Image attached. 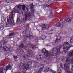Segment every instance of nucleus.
I'll list each match as a JSON object with an SVG mask.
<instances>
[{"mask_svg":"<svg viewBox=\"0 0 73 73\" xmlns=\"http://www.w3.org/2000/svg\"><path fill=\"white\" fill-rule=\"evenodd\" d=\"M73 64V58L70 60V58H67L66 60V66L64 68L66 70H69V66H68L70 64V63Z\"/></svg>","mask_w":73,"mask_h":73,"instance_id":"1","label":"nucleus"},{"mask_svg":"<svg viewBox=\"0 0 73 73\" xmlns=\"http://www.w3.org/2000/svg\"><path fill=\"white\" fill-rule=\"evenodd\" d=\"M68 44V42H64V43L63 44V49L64 50V51H65L66 50L67 51L68 50H69V48H71L72 46H70V47H68L67 46H66V45H67Z\"/></svg>","mask_w":73,"mask_h":73,"instance_id":"2","label":"nucleus"},{"mask_svg":"<svg viewBox=\"0 0 73 73\" xmlns=\"http://www.w3.org/2000/svg\"><path fill=\"white\" fill-rule=\"evenodd\" d=\"M2 42V41H0V45L1 46L0 47V50H9V49L8 48V47H7L6 46H4L3 47L1 46L2 44L1 43Z\"/></svg>","mask_w":73,"mask_h":73,"instance_id":"3","label":"nucleus"},{"mask_svg":"<svg viewBox=\"0 0 73 73\" xmlns=\"http://www.w3.org/2000/svg\"><path fill=\"white\" fill-rule=\"evenodd\" d=\"M13 13H12L11 14V17H9V19H8L7 20V21L8 23H12V18L13 17Z\"/></svg>","mask_w":73,"mask_h":73,"instance_id":"4","label":"nucleus"},{"mask_svg":"<svg viewBox=\"0 0 73 73\" xmlns=\"http://www.w3.org/2000/svg\"><path fill=\"white\" fill-rule=\"evenodd\" d=\"M41 52L42 53H45V56H46V57H47L48 56L49 54L48 52V51L45 49V48H43L41 50Z\"/></svg>","mask_w":73,"mask_h":73,"instance_id":"5","label":"nucleus"},{"mask_svg":"<svg viewBox=\"0 0 73 73\" xmlns=\"http://www.w3.org/2000/svg\"><path fill=\"white\" fill-rule=\"evenodd\" d=\"M17 8L18 9H21L22 7V9L23 11H25V6L24 5L21 6V5H17L16 6Z\"/></svg>","mask_w":73,"mask_h":73,"instance_id":"6","label":"nucleus"},{"mask_svg":"<svg viewBox=\"0 0 73 73\" xmlns=\"http://www.w3.org/2000/svg\"><path fill=\"white\" fill-rule=\"evenodd\" d=\"M25 21H27V19H29V17L31 16V15L29 14V13H28V15H25Z\"/></svg>","mask_w":73,"mask_h":73,"instance_id":"7","label":"nucleus"},{"mask_svg":"<svg viewBox=\"0 0 73 73\" xmlns=\"http://www.w3.org/2000/svg\"><path fill=\"white\" fill-rule=\"evenodd\" d=\"M42 70V66H41V67L39 66L38 68V72L37 73H41V70Z\"/></svg>","mask_w":73,"mask_h":73,"instance_id":"8","label":"nucleus"},{"mask_svg":"<svg viewBox=\"0 0 73 73\" xmlns=\"http://www.w3.org/2000/svg\"><path fill=\"white\" fill-rule=\"evenodd\" d=\"M61 47H62V46L61 45H59L57 46L56 49L57 52H60V49H61Z\"/></svg>","mask_w":73,"mask_h":73,"instance_id":"9","label":"nucleus"},{"mask_svg":"<svg viewBox=\"0 0 73 73\" xmlns=\"http://www.w3.org/2000/svg\"><path fill=\"white\" fill-rule=\"evenodd\" d=\"M55 26L56 27H60L62 28V25L60 23H58L55 25Z\"/></svg>","mask_w":73,"mask_h":73,"instance_id":"10","label":"nucleus"},{"mask_svg":"<svg viewBox=\"0 0 73 73\" xmlns=\"http://www.w3.org/2000/svg\"><path fill=\"white\" fill-rule=\"evenodd\" d=\"M28 65L27 66H26L25 67H24V68L25 69H29V64H32V62L31 61L29 62H28Z\"/></svg>","mask_w":73,"mask_h":73,"instance_id":"11","label":"nucleus"},{"mask_svg":"<svg viewBox=\"0 0 73 73\" xmlns=\"http://www.w3.org/2000/svg\"><path fill=\"white\" fill-rule=\"evenodd\" d=\"M1 71H0V73H3V72H5L4 68L2 67L1 68Z\"/></svg>","mask_w":73,"mask_h":73,"instance_id":"12","label":"nucleus"},{"mask_svg":"<svg viewBox=\"0 0 73 73\" xmlns=\"http://www.w3.org/2000/svg\"><path fill=\"white\" fill-rule=\"evenodd\" d=\"M61 36H58L57 38L56 39L55 41L56 42V41H59L61 39Z\"/></svg>","mask_w":73,"mask_h":73,"instance_id":"13","label":"nucleus"},{"mask_svg":"<svg viewBox=\"0 0 73 73\" xmlns=\"http://www.w3.org/2000/svg\"><path fill=\"white\" fill-rule=\"evenodd\" d=\"M12 68V66H10L9 65H8L7 67H6V72L9 69V68Z\"/></svg>","mask_w":73,"mask_h":73,"instance_id":"14","label":"nucleus"},{"mask_svg":"<svg viewBox=\"0 0 73 73\" xmlns=\"http://www.w3.org/2000/svg\"><path fill=\"white\" fill-rule=\"evenodd\" d=\"M65 21L67 22H69L70 23L71 21V19H70L69 18H67L65 19Z\"/></svg>","mask_w":73,"mask_h":73,"instance_id":"15","label":"nucleus"},{"mask_svg":"<svg viewBox=\"0 0 73 73\" xmlns=\"http://www.w3.org/2000/svg\"><path fill=\"white\" fill-rule=\"evenodd\" d=\"M66 66V63H65V64H62L61 65V68H63L64 67L65 68V66Z\"/></svg>","mask_w":73,"mask_h":73,"instance_id":"16","label":"nucleus"},{"mask_svg":"<svg viewBox=\"0 0 73 73\" xmlns=\"http://www.w3.org/2000/svg\"><path fill=\"white\" fill-rule=\"evenodd\" d=\"M61 69H60V68H58L57 70L58 72V73H61V72H62V71H61Z\"/></svg>","mask_w":73,"mask_h":73,"instance_id":"17","label":"nucleus"},{"mask_svg":"<svg viewBox=\"0 0 73 73\" xmlns=\"http://www.w3.org/2000/svg\"><path fill=\"white\" fill-rule=\"evenodd\" d=\"M42 27L43 28H46V26L45 25H42Z\"/></svg>","mask_w":73,"mask_h":73,"instance_id":"18","label":"nucleus"},{"mask_svg":"<svg viewBox=\"0 0 73 73\" xmlns=\"http://www.w3.org/2000/svg\"><path fill=\"white\" fill-rule=\"evenodd\" d=\"M41 38L42 39H43V40H44V39H45V38H46V36L45 35H43L41 36Z\"/></svg>","mask_w":73,"mask_h":73,"instance_id":"19","label":"nucleus"},{"mask_svg":"<svg viewBox=\"0 0 73 73\" xmlns=\"http://www.w3.org/2000/svg\"><path fill=\"white\" fill-rule=\"evenodd\" d=\"M37 58L38 60H39L41 58V56L40 55H38L37 56Z\"/></svg>","mask_w":73,"mask_h":73,"instance_id":"20","label":"nucleus"},{"mask_svg":"<svg viewBox=\"0 0 73 73\" xmlns=\"http://www.w3.org/2000/svg\"><path fill=\"white\" fill-rule=\"evenodd\" d=\"M33 4H31L32 7L30 5L31 9L32 11H33Z\"/></svg>","mask_w":73,"mask_h":73,"instance_id":"21","label":"nucleus"},{"mask_svg":"<svg viewBox=\"0 0 73 73\" xmlns=\"http://www.w3.org/2000/svg\"><path fill=\"white\" fill-rule=\"evenodd\" d=\"M14 34L13 33H11L9 35V37L11 38V37H12V36H13Z\"/></svg>","mask_w":73,"mask_h":73,"instance_id":"22","label":"nucleus"},{"mask_svg":"<svg viewBox=\"0 0 73 73\" xmlns=\"http://www.w3.org/2000/svg\"><path fill=\"white\" fill-rule=\"evenodd\" d=\"M27 52H28V54H29V53H32V51L31 50H27Z\"/></svg>","mask_w":73,"mask_h":73,"instance_id":"23","label":"nucleus"},{"mask_svg":"<svg viewBox=\"0 0 73 73\" xmlns=\"http://www.w3.org/2000/svg\"><path fill=\"white\" fill-rule=\"evenodd\" d=\"M49 70V69L48 68H46V70H45V72H48Z\"/></svg>","mask_w":73,"mask_h":73,"instance_id":"24","label":"nucleus"},{"mask_svg":"<svg viewBox=\"0 0 73 73\" xmlns=\"http://www.w3.org/2000/svg\"><path fill=\"white\" fill-rule=\"evenodd\" d=\"M13 58L15 59H17V56H16L15 55H14L13 56Z\"/></svg>","mask_w":73,"mask_h":73,"instance_id":"25","label":"nucleus"},{"mask_svg":"<svg viewBox=\"0 0 73 73\" xmlns=\"http://www.w3.org/2000/svg\"><path fill=\"white\" fill-rule=\"evenodd\" d=\"M66 72L67 73H72V72L71 71L68 70L66 71Z\"/></svg>","mask_w":73,"mask_h":73,"instance_id":"26","label":"nucleus"},{"mask_svg":"<svg viewBox=\"0 0 73 73\" xmlns=\"http://www.w3.org/2000/svg\"><path fill=\"white\" fill-rule=\"evenodd\" d=\"M24 46V44H21L19 46V48H23Z\"/></svg>","mask_w":73,"mask_h":73,"instance_id":"27","label":"nucleus"},{"mask_svg":"<svg viewBox=\"0 0 73 73\" xmlns=\"http://www.w3.org/2000/svg\"><path fill=\"white\" fill-rule=\"evenodd\" d=\"M8 42V41L7 40H5L4 41L3 43L5 44H6V43H7V42Z\"/></svg>","mask_w":73,"mask_h":73,"instance_id":"28","label":"nucleus"},{"mask_svg":"<svg viewBox=\"0 0 73 73\" xmlns=\"http://www.w3.org/2000/svg\"><path fill=\"white\" fill-rule=\"evenodd\" d=\"M4 25H5V27H7V24L6 23H5L4 24Z\"/></svg>","mask_w":73,"mask_h":73,"instance_id":"29","label":"nucleus"},{"mask_svg":"<svg viewBox=\"0 0 73 73\" xmlns=\"http://www.w3.org/2000/svg\"><path fill=\"white\" fill-rule=\"evenodd\" d=\"M20 21V20L19 19V18H18L17 20V22H19Z\"/></svg>","mask_w":73,"mask_h":73,"instance_id":"30","label":"nucleus"},{"mask_svg":"<svg viewBox=\"0 0 73 73\" xmlns=\"http://www.w3.org/2000/svg\"><path fill=\"white\" fill-rule=\"evenodd\" d=\"M70 42L71 43H72V42H73V39H72L71 40Z\"/></svg>","mask_w":73,"mask_h":73,"instance_id":"31","label":"nucleus"},{"mask_svg":"<svg viewBox=\"0 0 73 73\" xmlns=\"http://www.w3.org/2000/svg\"><path fill=\"white\" fill-rule=\"evenodd\" d=\"M71 70L72 72H73V65L72 66L71 68Z\"/></svg>","mask_w":73,"mask_h":73,"instance_id":"32","label":"nucleus"},{"mask_svg":"<svg viewBox=\"0 0 73 73\" xmlns=\"http://www.w3.org/2000/svg\"><path fill=\"white\" fill-rule=\"evenodd\" d=\"M51 72H52V73H55V71H54L52 70V71H51Z\"/></svg>","mask_w":73,"mask_h":73,"instance_id":"33","label":"nucleus"},{"mask_svg":"<svg viewBox=\"0 0 73 73\" xmlns=\"http://www.w3.org/2000/svg\"><path fill=\"white\" fill-rule=\"evenodd\" d=\"M23 58L24 59V60H25V56H23Z\"/></svg>","mask_w":73,"mask_h":73,"instance_id":"34","label":"nucleus"},{"mask_svg":"<svg viewBox=\"0 0 73 73\" xmlns=\"http://www.w3.org/2000/svg\"><path fill=\"white\" fill-rule=\"evenodd\" d=\"M35 46H32V49H33V48H35Z\"/></svg>","mask_w":73,"mask_h":73,"instance_id":"35","label":"nucleus"},{"mask_svg":"<svg viewBox=\"0 0 73 73\" xmlns=\"http://www.w3.org/2000/svg\"><path fill=\"white\" fill-rule=\"evenodd\" d=\"M64 59L63 58H61V61H63Z\"/></svg>","mask_w":73,"mask_h":73,"instance_id":"36","label":"nucleus"},{"mask_svg":"<svg viewBox=\"0 0 73 73\" xmlns=\"http://www.w3.org/2000/svg\"><path fill=\"white\" fill-rule=\"evenodd\" d=\"M60 0H55V1H58Z\"/></svg>","mask_w":73,"mask_h":73,"instance_id":"37","label":"nucleus"},{"mask_svg":"<svg viewBox=\"0 0 73 73\" xmlns=\"http://www.w3.org/2000/svg\"><path fill=\"white\" fill-rule=\"evenodd\" d=\"M64 52V53H66V52H67L66 51H65Z\"/></svg>","mask_w":73,"mask_h":73,"instance_id":"38","label":"nucleus"},{"mask_svg":"<svg viewBox=\"0 0 73 73\" xmlns=\"http://www.w3.org/2000/svg\"><path fill=\"white\" fill-rule=\"evenodd\" d=\"M27 57H29V55H27Z\"/></svg>","mask_w":73,"mask_h":73,"instance_id":"39","label":"nucleus"},{"mask_svg":"<svg viewBox=\"0 0 73 73\" xmlns=\"http://www.w3.org/2000/svg\"><path fill=\"white\" fill-rule=\"evenodd\" d=\"M47 26L48 27V25H47Z\"/></svg>","mask_w":73,"mask_h":73,"instance_id":"40","label":"nucleus"},{"mask_svg":"<svg viewBox=\"0 0 73 73\" xmlns=\"http://www.w3.org/2000/svg\"><path fill=\"white\" fill-rule=\"evenodd\" d=\"M35 64H37V63H36Z\"/></svg>","mask_w":73,"mask_h":73,"instance_id":"41","label":"nucleus"},{"mask_svg":"<svg viewBox=\"0 0 73 73\" xmlns=\"http://www.w3.org/2000/svg\"><path fill=\"white\" fill-rule=\"evenodd\" d=\"M21 65H23V64H21Z\"/></svg>","mask_w":73,"mask_h":73,"instance_id":"42","label":"nucleus"},{"mask_svg":"<svg viewBox=\"0 0 73 73\" xmlns=\"http://www.w3.org/2000/svg\"><path fill=\"white\" fill-rule=\"evenodd\" d=\"M72 14L73 15V12L72 13Z\"/></svg>","mask_w":73,"mask_h":73,"instance_id":"43","label":"nucleus"}]
</instances>
